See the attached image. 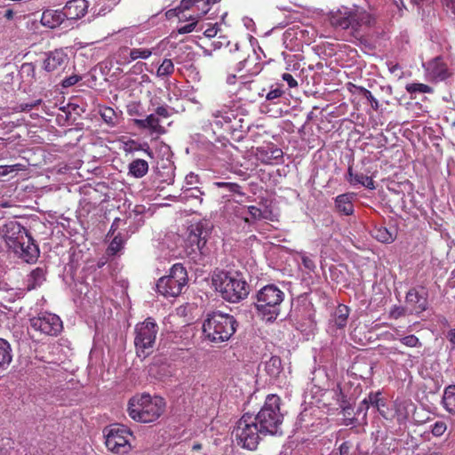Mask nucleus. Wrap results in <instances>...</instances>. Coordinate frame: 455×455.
<instances>
[{
  "instance_id": "obj_1",
  "label": "nucleus",
  "mask_w": 455,
  "mask_h": 455,
  "mask_svg": "<svg viewBox=\"0 0 455 455\" xmlns=\"http://www.w3.org/2000/svg\"><path fill=\"white\" fill-rule=\"evenodd\" d=\"M164 398L148 393L136 394L127 403L129 417L136 422L153 423L156 421L165 410Z\"/></svg>"
},
{
  "instance_id": "obj_2",
  "label": "nucleus",
  "mask_w": 455,
  "mask_h": 455,
  "mask_svg": "<svg viewBox=\"0 0 455 455\" xmlns=\"http://www.w3.org/2000/svg\"><path fill=\"white\" fill-rule=\"evenodd\" d=\"M212 282L227 301L239 302L249 294V284L238 272L220 271L212 277Z\"/></svg>"
},
{
  "instance_id": "obj_3",
  "label": "nucleus",
  "mask_w": 455,
  "mask_h": 455,
  "mask_svg": "<svg viewBox=\"0 0 455 455\" xmlns=\"http://www.w3.org/2000/svg\"><path fill=\"white\" fill-rule=\"evenodd\" d=\"M237 326L238 323L233 315L217 311L207 315L203 332L209 341L221 343L233 336Z\"/></svg>"
},
{
  "instance_id": "obj_4",
  "label": "nucleus",
  "mask_w": 455,
  "mask_h": 455,
  "mask_svg": "<svg viewBox=\"0 0 455 455\" xmlns=\"http://www.w3.org/2000/svg\"><path fill=\"white\" fill-rule=\"evenodd\" d=\"M330 20L333 26L343 29L351 28L357 30L362 27H371L374 23V17L363 7L353 4L352 6H340L330 12Z\"/></svg>"
},
{
  "instance_id": "obj_5",
  "label": "nucleus",
  "mask_w": 455,
  "mask_h": 455,
  "mask_svg": "<svg viewBox=\"0 0 455 455\" xmlns=\"http://www.w3.org/2000/svg\"><path fill=\"white\" fill-rule=\"evenodd\" d=\"M251 418L262 435L277 434L283 419L280 412V397L268 395L260 411L256 415L251 414Z\"/></svg>"
},
{
  "instance_id": "obj_6",
  "label": "nucleus",
  "mask_w": 455,
  "mask_h": 455,
  "mask_svg": "<svg viewBox=\"0 0 455 455\" xmlns=\"http://www.w3.org/2000/svg\"><path fill=\"white\" fill-rule=\"evenodd\" d=\"M255 307L259 315L267 322L275 321L281 312L284 292L275 284H267L256 293Z\"/></svg>"
},
{
  "instance_id": "obj_7",
  "label": "nucleus",
  "mask_w": 455,
  "mask_h": 455,
  "mask_svg": "<svg viewBox=\"0 0 455 455\" xmlns=\"http://www.w3.org/2000/svg\"><path fill=\"white\" fill-rule=\"evenodd\" d=\"M158 330V325L152 317H148L135 325L134 346L139 357L146 358L153 353Z\"/></svg>"
},
{
  "instance_id": "obj_8",
  "label": "nucleus",
  "mask_w": 455,
  "mask_h": 455,
  "mask_svg": "<svg viewBox=\"0 0 455 455\" xmlns=\"http://www.w3.org/2000/svg\"><path fill=\"white\" fill-rule=\"evenodd\" d=\"M260 435L258 425L254 423L251 414L244 413L236 422L232 431V437L238 445L244 449L253 451L257 448Z\"/></svg>"
},
{
  "instance_id": "obj_9",
  "label": "nucleus",
  "mask_w": 455,
  "mask_h": 455,
  "mask_svg": "<svg viewBox=\"0 0 455 455\" xmlns=\"http://www.w3.org/2000/svg\"><path fill=\"white\" fill-rule=\"evenodd\" d=\"M107 449L116 454L124 455L130 452L132 437V431L122 424H112L103 429Z\"/></svg>"
},
{
  "instance_id": "obj_10",
  "label": "nucleus",
  "mask_w": 455,
  "mask_h": 455,
  "mask_svg": "<svg viewBox=\"0 0 455 455\" xmlns=\"http://www.w3.org/2000/svg\"><path fill=\"white\" fill-rule=\"evenodd\" d=\"M188 280V273L181 263L174 264L168 275L158 279L157 291L164 297H177L181 293L183 287Z\"/></svg>"
},
{
  "instance_id": "obj_11",
  "label": "nucleus",
  "mask_w": 455,
  "mask_h": 455,
  "mask_svg": "<svg viewBox=\"0 0 455 455\" xmlns=\"http://www.w3.org/2000/svg\"><path fill=\"white\" fill-rule=\"evenodd\" d=\"M32 330L47 336H57L62 331V321L52 313H40L29 320Z\"/></svg>"
},
{
  "instance_id": "obj_12",
  "label": "nucleus",
  "mask_w": 455,
  "mask_h": 455,
  "mask_svg": "<svg viewBox=\"0 0 455 455\" xmlns=\"http://www.w3.org/2000/svg\"><path fill=\"white\" fill-rule=\"evenodd\" d=\"M113 38L121 46H140L150 43V38L137 26L119 29L113 34Z\"/></svg>"
},
{
  "instance_id": "obj_13",
  "label": "nucleus",
  "mask_w": 455,
  "mask_h": 455,
  "mask_svg": "<svg viewBox=\"0 0 455 455\" xmlns=\"http://www.w3.org/2000/svg\"><path fill=\"white\" fill-rule=\"evenodd\" d=\"M3 238L8 248L14 251L29 240L28 230L17 221H9L2 228Z\"/></svg>"
},
{
  "instance_id": "obj_14",
  "label": "nucleus",
  "mask_w": 455,
  "mask_h": 455,
  "mask_svg": "<svg viewBox=\"0 0 455 455\" xmlns=\"http://www.w3.org/2000/svg\"><path fill=\"white\" fill-rule=\"evenodd\" d=\"M255 158L266 165L279 164L283 162V151L274 142H264L255 148Z\"/></svg>"
},
{
  "instance_id": "obj_15",
  "label": "nucleus",
  "mask_w": 455,
  "mask_h": 455,
  "mask_svg": "<svg viewBox=\"0 0 455 455\" xmlns=\"http://www.w3.org/2000/svg\"><path fill=\"white\" fill-rule=\"evenodd\" d=\"M263 68V64L259 61V58L256 52L253 51L252 56H248L236 65V75L241 83L249 82L250 78L258 76Z\"/></svg>"
},
{
  "instance_id": "obj_16",
  "label": "nucleus",
  "mask_w": 455,
  "mask_h": 455,
  "mask_svg": "<svg viewBox=\"0 0 455 455\" xmlns=\"http://www.w3.org/2000/svg\"><path fill=\"white\" fill-rule=\"evenodd\" d=\"M423 68L427 77L431 81H443L450 76L447 65L441 57L423 63Z\"/></svg>"
},
{
  "instance_id": "obj_17",
  "label": "nucleus",
  "mask_w": 455,
  "mask_h": 455,
  "mask_svg": "<svg viewBox=\"0 0 455 455\" xmlns=\"http://www.w3.org/2000/svg\"><path fill=\"white\" fill-rule=\"evenodd\" d=\"M68 62V55L62 50H55L47 54L43 68L48 73H60L65 69Z\"/></svg>"
},
{
  "instance_id": "obj_18",
  "label": "nucleus",
  "mask_w": 455,
  "mask_h": 455,
  "mask_svg": "<svg viewBox=\"0 0 455 455\" xmlns=\"http://www.w3.org/2000/svg\"><path fill=\"white\" fill-rule=\"evenodd\" d=\"M406 303L412 307V310L417 314H420L427 309V293L420 292L416 288H411L405 297Z\"/></svg>"
},
{
  "instance_id": "obj_19",
  "label": "nucleus",
  "mask_w": 455,
  "mask_h": 455,
  "mask_svg": "<svg viewBox=\"0 0 455 455\" xmlns=\"http://www.w3.org/2000/svg\"><path fill=\"white\" fill-rule=\"evenodd\" d=\"M87 8L86 0H70L65 4L62 12L68 20H77L85 15Z\"/></svg>"
},
{
  "instance_id": "obj_20",
  "label": "nucleus",
  "mask_w": 455,
  "mask_h": 455,
  "mask_svg": "<svg viewBox=\"0 0 455 455\" xmlns=\"http://www.w3.org/2000/svg\"><path fill=\"white\" fill-rule=\"evenodd\" d=\"M206 236L207 231L204 230L202 226L196 225L192 228L188 236V243L192 247L191 251L195 252L197 250L201 254H204V249L207 242Z\"/></svg>"
},
{
  "instance_id": "obj_21",
  "label": "nucleus",
  "mask_w": 455,
  "mask_h": 455,
  "mask_svg": "<svg viewBox=\"0 0 455 455\" xmlns=\"http://www.w3.org/2000/svg\"><path fill=\"white\" fill-rule=\"evenodd\" d=\"M13 252L19 255L20 259L28 263L36 261L39 256V249L34 243V240L30 235L29 240H28V242H24L23 244L20 245L18 250H15Z\"/></svg>"
},
{
  "instance_id": "obj_22",
  "label": "nucleus",
  "mask_w": 455,
  "mask_h": 455,
  "mask_svg": "<svg viewBox=\"0 0 455 455\" xmlns=\"http://www.w3.org/2000/svg\"><path fill=\"white\" fill-rule=\"evenodd\" d=\"M346 180L351 186L361 185L371 190L376 188L375 182L371 177L361 172H355L352 165H349L347 168Z\"/></svg>"
},
{
  "instance_id": "obj_23",
  "label": "nucleus",
  "mask_w": 455,
  "mask_h": 455,
  "mask_svg": "<svg viewBox=\"0 0 455 455\" xmlns=\"http://www.w3.org/2000/svg\"><path fill=\"white\" fill-rule=\"evenodd\" d=\"M367 400L368 403H370L371 406L376 408L378 412L384 419H392L393 415L389 413L387 401L384 397H382V394L380 391L370 392L367 395Z\"/></svg>"
},
{
  "instance_id": "obj_24",
  "label": "nucleus",
  "mask_w": 455,
  "mask_h": 455,
  "mask_svg": "<svg viewBox=\"0 0 455 455\" xmlns=\"http://www.w3.org/2000/svg\"><path fill=\"white\" fill-rule=\"evenodd\" d=\"M355 195L353 193H345L339 195L335 198L336 211L345 216H350L354 213V200Z\"/></svg>"
},
{
  "instance_id": "obj_25",
  "label": "nucleus",
  "mask_w": 455,
  "mask_h": 455,
  "mask_svg": "<svg viewBox=\"0 0 455 455\" xmlns=\"http://www.w3.org/2000/svg\"><path fill=\"white\" fill-rule=\"evenodd\" d=\"M159 119L155 116H147L146 119H135L134 123L142 129H148L151 134L156 133L161 135L165 133V129L159 124Z\"/></svg>"
},
{
  "instance_id": "obj_26",
  "label": "nucleus",
  "mask_w": 455,
  "mask_h": 455,
  "mask_svg": "<svg viewBox=\"0 0 455 455\" xmlns=\"http://www.w3.org/2000/svg\"><path fill=\"white\" fill-rule=\"evenodd\" d=\"M355 89L360 98L362 100H365L371 106V108L374 111H383L384 109L381 106L383 103H388V100L384 98H379V100L376 99V97L372 95L371 92L363 87H356Z\"/></svg>"
},
{
  "instance_id": "obj_27",
  "label": "nucleus",
  "mask_w": 455,
  "mask_h": 455,
  "mask_svg": "<svg viewBox=\"0 0 455 455\" xmlns=\"http://www.w3.org/2000/svg\"><path fill=\"white\" fill-rule=\"evenodd\" d=\"M46 269L44 267H37L30 272L27 279L28 291L35 290L40 287L45 281Z\"/></svg>"
},
{
  "instance_id": "obj_28",
  "label": "nucleus",
  "mask_w": 455,
  "mask_h": 455,
  "mask_svg": "<svg viewBox=\"0 0 455 455\" xmlns=\"http://www.w3.org/2000/svg\"><path fill=\"white\" fill-rule=\"evenodd\" d=\"M62 11L46 10L43 12L41 21L43 25L49 28H55L64 20Z\"/></svg>"
},
{
  "instance_id": "obj_29",
  "label": "nucleus",
  "mask_w": 455,
  "mask_h": 455,
  "mask_svg": "<svg viewBox=\"0 0 455 455\" xmlns=\"http://www.w3.org/2000/svg\"><path fill=\"white\" fill-rule=\"evenodd\" d=\"M442 405L449 414L455 416V385H450L444 388Z\"/></svg>"
},
{
  "instance_id": "obj_30",
  "label": "nucleus",
  "mask_w": 455,
  "mask_h": 455,
  "mask_svg": "<svg viewBox=\"0 0 455 455\" xmlns=\"http://www.w3.org/2000/svg\"><path fill=\"white\" fill-rule=\"evenodd\" d=\"M372 236L380 243H391L396 237V233L383 226H375L371 231Z\"/></svg>"
},
{
  "instance_id": "obj_31",
  "label": "nucleus",
  "mask_w": 455,
  "mask_h": 455,
  "mask_svg": "<svg viewBox=\"0 0 455 455\" xmlns=\"http://www.w3.org/2000/svg\"><path fill=\"white\" fill-rule=\"evenodd\" d=\"M148 43L147 45H140V46H132L131 52H130V57L132 60V61H135L137 60H148L149 59L153 53H155L156 48L150 47Z\"/></svg>"
},
{
  "instance_id": "obj_32",
  "label": "nucleus",
  "mask_w": 455,
  "mask_h": 455,
  "mask_svg": "<svg viewBox=\"0 0 455 455\" xmlns=\"http://www.w3.org/2000/svg\"><path fill=\"white\" fill-rule=\"evenodd\" d=\"M350 313V309L347 306L344 304H339L333 314V323L334 324L341 329L347 325V318Z\"/></svg>"
},
{
  "instance_id": "obj_33",
  "label": "nucleus",
  "mask_w": 455,
  "mask_h": 455,
  "mask_svg": "<svg viewBox=\"0 0 455 455\" xmlns=\"http://www.w3.org/2000/svg\"><path fill=\"white\" fill-rule=\"evenodd\" d=\"M148 172V164L143 159H135L129 164V174L135 178H142Z\"/></svg>"
},
{
  "instance_id": "obj_34",
  "label": "nucleus",
  "mask_w": 455,
  "mask_h": 455,
  "mask_svg": "<svg viewBox=\"0 0 455 455\" xmlns=\"http://www.w3.org/2000/svg\"><path fill=\"white\" fill-rule=\"evenodd\" d=\"M224 118L226 124H228V130L232 132L240 131L243 132L250 130V125L245 124L242 118L237 119L238 116H221Z\"/></svg>"
},
{
  "instance_id": "obj_35",
  "label": "nucleus",
  "mask_w": 455,
  "mask_h": 455,
  "mask_svg": "<svg viewBox=\"0 0 455 455\" xmlns=\"http://www.w3.org/2000/svg\"><path fill=\"white\" fill-rule=\"evenodd\" d=\"M12 360V347L10 343L0 338V369L8 366Z\"/></svg>"
},
{
  "instance_id": "obj_36",
  "label": "nucleus",
  "mask_w": 455,
  "mask_h": 455,
  "mask_svg": "<svg viewBox=\"0 0 455 455\" xmlns=\"http://www.w3.org/2000/svg\"><path fill=\"white\" fill-rule=\"evenodd\" d=\"M266 371L272 378H277L282 371V361L278 356H271L266 362Z\"/></svg>"
},
{
  "instance_id": "obj_37",
  "label": "nucleus",
  "mask_w": 455,
  "mask_h": 455,
  "mask_svg": "<svg viewBox=\"0 0 455 455\" xmlns=\"http://www.w3.org/2000/svg\"><path fill=\"white\" fill-rule=\"evenodd\" d=\"M140 150L144 151L150 157L153 156V153L150 149V147L147 142L139 143L133 140H130L124 144V151L126 153H133L135 151H140Z\"/></svg>"
},
{
  "instance_id": "obj_38",
  "label": "nucleus",
  "mask_w": 455,
  "mask_h": 455,
  "mask_svg": "<svg viewBox=\"0 0 455 455\" xmlns=\"http://www.w3.org/2000/svg\"><path fill=\"white\" fill-rule=\"evenodd\" d=\"M124 248V240L120 234L115 235L109 245L107 248V254L108 256H115Z\"/></svg>"
},
{
  "instance_id": "obj_39",
  "label": "nucleus",
  "mask_w": 455,
  "mask_h": 455,
  "mask_svg": "<svg viewBox=\"0 0 455 455\" xmlns=\"http://www.w3.org/2000/svg\"><path fill=\"white\" fill-rule=\"evenodd\" d=\"M174 72V64L172 60L164 59L156 70V76L164 78L171 76Z\"/></svg>"
},
{
  "instance_id": "obj_40",
  "label": "nucleus",
  "mask_w": 455,
  "mask_h": 455,
  "mask_svg": "<svg viewBox=\"0 0 455 455\" xmlns=\"http://www.w3.org/2000/svg\"><path fill=\"white\" fill-rule=\"evenodd\" d=\"M406 91L411 95H417L419 93H429L432 92V88L427 84L421 83H411L406 84Z\"/></svg>"
},
{
  "instance_id": "obj_41",
  "label": "nucleus",
  "mask_w": 455,
  "mask_h": 455,
  "mask_svg": "<svg viewBox=\"0 0 455 455\" xmlns=\"http://www.w3.org/2000/svg\"><path fill=\"white\" fill-rule=\"evenodd\" d=\"M448 429L447 422L443 419L435 421L430 425V432L435 437H441Z\"/></svg>"
},
{
  "instance_id": "obj_42",
  "label": "nucleus",
  "mask_w": 455,
  "mask_h": 455,
  "mask_svg": "<svg viewBox=\"0 0 455 455\" xmlns=\"http://www.w3.org/2000/svg\"><path fill=\"white\" fill-rule=\"evenodd\" d=\"M131 47L120 46L116 52L117 63L119 64H130L132 60L130 57Z\"/></svg>"
},
{
  "instance_id": "obj_43",
  "label": "nucleus",
  "mask_w": 455,
  "mask_h": 455,
  "mask_svg": "<svg viewBox=\"0 0 455 455\" xmlns=\"http://www.w3.org/2000/svg\"><path fill=\"white\" fill-rule=\"evenodd\" d=\"M247 212L252 220H271L269 217H267V211H262L254 205L248 206Z\"/></svg>"
},
{
  "instance_id": "obj_44",
  "label": "nucleus",
  "mask_w": 455,
  "mask_h": 455,
  "mask_svg": "<svg viewBox=\"0 0 455 455\" xmlns=\"http://www.w3.org/2000/svg\"><path fill=\"white\" fill-rule=\"evenodd\" d=\"M301 33L302 31L296 27L287 28L283 34V44H287L288 43H291L293 40L297 39L299 34Z\"/></svg>"
},
{
  "instance_id": "obj_45",
  "label": "nucleus",
  "mask_w": 455,
  "mask_h": 455,
  "mask_svg": "<svg viewBox=\"0 0 455 455\" xmlns=\"http://www.w3.org/2000/svg\"><path fill=\"white\" fill-rule=\"evenodd\" d=\"M400 341L402 344L409 347H419L422 346V343L419 341V338L413 334L400 339Z\"/></svg>"
},
{
  "instance_id": "obj_46",
  "label": "nucleus",
  "mask_w": 455,
  "mask_h": 455,
  "mask_svg": "<svg viewBox=\"0 0 455 455\" xmlns=\"http://www.w3.org/2000/svg\"><path fill=\"white\" fill-rule=\"evenodd\" d=\"M41 104H42V100H29L28 102L20 103L17 107L16 109H17V111H20V112L31 111L36 107H37V106H39Z\"/></svg>"
},
{
  "instance_id": "obj_47",
  "label": "nucleus",
  "mask_w": 455,
  "mask_h": 455,
  "mask_svg": "<svg viewBox=\"0 0 455 455\" xmlns=\"http://www.w3.org/2000/svg\"><path fill=\"white\" fill-rule=\"evenodd\" d=\"M188 20H191L190 23L181 26L178 28L179 34H188V33L192 32L195 29V28L197 24L198 19L196 17L190 16L188 18Z\"/></svg>"
},
{
  "instance_id": "obj_48",
  "label": "nucleus",
  "mask_w": 455,
  "mask_h": 455,
  "mask_svg": "<svg viewBox=\"0 0 455 455\" xmlns=\"http://www.w3.org/2000/svg\"><path fill=\"white\" fill-rule=\"evenodd\" d=\"M215 186L218 188H225L228 191L233 193L240 194L241 187L237 183L233 182H215Z\"/></svg>"
},
{
  "instance_id": "obj_49",
  "label": "nucleus",
  "mask_w": 455,
  "mask_h": 455,
  "mask_svg": "<svg viewBox=\"0 0 455 455\" xmlns=\"http://www.w3.org/2000/svg\"><path fill=\"white\" fill-rule=\"evenodd\" d=\"M82 79L81 76L78 75H72L68 77H66L61 81V86L63 88H68L75 84H76L80 80Z\"/></svg>"
},
{
  "instance_id": "obj_50",
  "label": "nucleus",
  "mask_w": 455,
  "mask_h": 455,
  "mask_svg": "<svg viewBox=\"0 0 455 455\" xmlns=\"http://www.w3.org/2000/svg\"><path fill=\"white\" fill-rule=\"evenodd\" d=\"M212 4L211 0H202L199 4V9H196L198 11V14L196 18L199 20L203 15L206 14L210 11V6Z\"/></svg>"
},
{
  "instance_id": "obj_51",
  "label": "nucleus",
  "mask_w": 455,
  "mask_h": 455,
  "mask_svg": "<svg viewBox=\"0 0 455 455\" xmlns=\"http://www.w3.org/2000/svg\"><path fill=\"white\" fill-rule=\"evenodd\" d=\"M406 315V308L401 306H394L389 312V316L393 319H398Z\"/></svg>"
},
{
  "instance_id": "obj_52",
  "label": "nucleus",
  "mask_w": 455,
  "mask_h": 455,
  "mask_svg": "<svg viewBox=\"0 0 455 455\" xmlns=\"http://www.w3.org/2000/svg\"><path fill=\"white\" fill-rule=\"evenodd\" d=\"M339 455H355V451H353V444L348 442H343L339 448Z\"/></svg>"
},
{
  "instance_id": "obj_53",
  "label": "nucleus",
  "mask_w": 455,
  "mask_h": 455,
  "mask_svg": "<svg viewBox=\"0 0 455 455\" xmlns=\"http://www.w3.org/2000/svg\"><path fill=\"white\" fill-rule=\"evenodd\" d=\"M395 413L397 415V420L400 422L408 417V413L405 411L404 413L402 411L403 410H406L403 403H395Z\"/></svg>"
},
{
  "instance_id": "obj_54",
  "label": "nucleus",
  "mask_w": 455,
  "mask_h": 455,
  "mask_svg": "<svg viewBox=\"0 0 455 455\" xmlns=\"http://www.w3.org/2000/svg\"><path fill=\"white\" fill-rule=\"evenodd\" d=\"M370 403H368L367 396L359 403L356 414L360 415L363 413V417L365 418L367 415V411L370 407Z\"/></svg>"
},
{
  "instance_id": "obj_55",
  "label": "nucleus",
  "mask_w": 455,
  "mask_h": 455,
  "mask_svg": "<svg viewBox=\"0 0 455 455\" xmlns=\"http://www.w3.org/2000/svg\"><path fill=\"white\" fill-rule=\"evenodd\" d=\"M301 261L302 265L305 268L308 270H314L315 268V264L312 259H310L308 256L305 254H301Z\"/></svg>"
},
{
  "instance_id": "obj_56",
  "label": "nucleus",
  "mask_w": 455,
  "mask_h": 455,
  "mask_svg": "<svg viewBox=\"0 0 455 455\" xmlns=\"http://www.w3.org/2000/svg\"><path fill=\"white\" fill-rule=\"evenodd\" d=\"M282 78L283 81H285L288 84L290 88H294V87L298 86V82L294 79V77L291 74L284 73V74H283Z\"/></svg>"
},
{
  "instance_id": "obj_57",
  "label": "nucleus",
  "mask_w": 455,
  "mask_h": 455,
  "mask_svg": "<svg viewBox=\"0 0 455 455\" xmlns=\"http://www.w3.org/2000/svg\"><path fill=\"white\" fill-rule=\"evenodd\" d=\"M283 93V91L279 88L271 89L266 95L267 100H272L279 98Z\"/></svg>"
},
{
  "instance_id": "obj_58",
  "label": "nucleus",
  "mask_w": 455,
  "mask_h": 455,
  "mask_svg": "<svg viewBox=\"0 0 455 455\" xmlns=\"http://www.w3.org/2000/svg\"><path fill=\"white\" fill-rule=\"evenodd\" d=\"M17 165H0V177L8 175L17 170Z\"/></svg>"
},
{
  "instance_id": "obj_59",
  "label": "nucleus",
  "mask_w": 455,
  "mask_h": 455,
  "mask_svg": "<svg viewBox=\"0 0 455 455\" xmlns=\"http://www.w3.org/2000/svg\"><path fill=\"white\" fill-rule=\"evenodd\" d=\"M218 31H219L218 25L215 24L214 26L205 29V31L204 32V35L206 37L212 38V37H214L218 34Z\"/></svg>"
},
{
  "instance_id": "obj_60",
  "label": "nucleus",
  "mask_w": 455,
  "mask_h": 455,
  "mask_svg": "<svg viewBox=\"0 0 455 455\" xmlns=\"http://www.w3.org/2000/svg\"><path fill=\"white\" fill-rule=\"evenodd\" d=\"M146 65V63L143 62H137L134 64L132 68L129 70L128 74H139L142 72L143 67Z\"/></svg>"
},
{
  "instance_id": "obj_61",
  "label": "nucleus",
  "mask_w": 455,
  "mask_h": 455,
  "mask_svg": "<svg viewBox=\"0 0 455 455\" xmlns=\"http://www.w3.org/2000/svg\"><path fill=\"white\" fill-rule=\"evenodd\" d=\"M128 75L129 74L127 73V75L125 76H124V78L121 82V86L123 88H129L133 83H135V79L129 76Z\"/></svg>"
},
{
  "instance_id": "obj_62",
  "label": "nucleus",
  "mask_w": 455,
  "mask_h": 455,
  "mask_svg": "<svg viewBox=\"0 0 455 455\" xmlns=\"http://www.w3.org/2000/svg\"><path fill=\"white\" fill-rule=\"evenodd\" d=\"M444 4L455 14V0H443Z\"/></svg>"
},
{
  "instance_id": "obj_63",
  "label": "nucleus",
  "mask_w": 455,
  "mask_h": 455,
  "mask_svg": "<svg viewBox=\"0 0 455 455\" xmlns=\"http://www.w3.org/2000/svg\"><path fill=\"white\" fill-rule=\"evenodd\" d=\"M388 70L390 71L391 74L396 75V72L400 70V66L398 64L389 63Z\"/></svg>"
},
{
  "instance_id": "obj_64",
  "label": "nucleus",
  "mask_w": 455,
  "mask_h": 455,
  "mask_svg": "<svg viewBox=\"0 0 455 455\" xmlns=\"http://www.w3.org/2000/svg\"><path fill=\"white\" fill-rule=\"evenodd\" d=\"M449 340L455 345V329H451L448 331L447 335Z\"/></svg>"
}]
</instances>
